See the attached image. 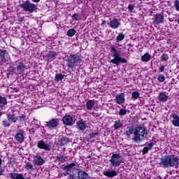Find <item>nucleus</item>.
Masks as SVG:
<instances>
[{"mask_svg": "<svg viewBox=\"0 0 179 179\" xmlns=\"http://www.w3.org/2000/svg\"><path fill=\"white\" fill-rule=\"evenodd\" d=\"M174 7L176 8V11L179 12V1H178V0H176L174 1Z\"/></svg>", "mask_w": 179, "mask_h": 179, "instance_id": "obj_44", "label": "nucleus"}, {"mask_svg": "<svg viewBox=\"0 0 179 179\" xmlns=\"http://www.w3.org/2000/svg\"><path fill=\"white\" fill-rule=\"evenodd\" d=\"M59 145L61 148L69 143V138L68 137H65L64 136H59L58 138Z\"/></svg>", "mask_w": 179, "mask_h": 179, "instance_id": "obj_17", "label": "nucleus"}, {"mask_svg": "<svg viewBox=\"0 0 179 179\" xmlns=\"http://www.w3.org/2000/svg\"><path fill=\"white\" fill-rule=\"evenodd\" d=\"M82 1H86V0H82Z\"/></svg>", "mask_w": 179, "mask_h": 179, "instance_id": "obj_54", "label": "nucleus"}, {"mask_svg": "<svg viewBox=\"0 0 179 179\" xmlns=\"http://www.w3.org/2000/svg\"><path fill=\"white\" fill-rule=\"evenodd\" d=\"M8 104V99L5 96L0 95V107H5Z\"/></svg>", "mask_w": 179, "mask_h": 179, "instance_id": "obj_28", "label": "nucleus"}, {"mask_svg": "<svg viewBox=\"0 0 179 179\" xmlns=\"http://www.w3.org/2000/svg\"><path fill=\"white\" fill-rule=\"evenodd\" d=\"M109 162L112 167H120L124 163V159L121 157L120 154L113 152Z\"/></svg>", "mask_w": 179, "mask_h": 179, "instance_id": "obj_5", "label": "nucleus"}, {"mask_svg": "<svg viewBox=\"0 0 179 179\" xmlns=\"http://www.w3.org/2000/svg\"><path fill=\"white\" fill-rule=\"evenodd\" d=\"M159 164L162 169H169V167L178 169L179 158L174 155H165L164 157L160 158Z\"/></svg>", "mask_w": 179, "mask_h": 179, "instance_id": "obj_1", "label": "nucleus"}, {"mask_svg": "<svg viewBox=\"0 0 179 179\" xmlns=\"http://www.w3.org/2000/svg\"><path fill=\"white\" fill-rule=\"evenodd\" d=\"M91 158H92V156H90V155L87 156V159H91Z\"/></svg>", "mask_w": 179, "mask_h": 179, "instance_id": "obj_51", "label": "nucleus"}, {"mask_svg": "<svg viewBox=\"0 0 179 179\" xmlns=\"http://www.w3.org/2000/svg\"><path fill=\"white\" fill-rule=\"evenodd\" d=\"M33 2L37 3V2H40V0H32Z\"/></svg>", "mask_w": 179, "mask_h": 179, "instance_id": "obj_50", "label": "nucleus"}, {"mask_svg": "<svg viewBox=\"0 0 179 179\" xmlns=\"http://www.w3.org/2000/svg\"><path fill=\"white\" fill-rule=\"evenodd\" d=\"M153 20L155 24H160L162 23H164V17L163 16V14L157 13L155 15Z\"/></svg>", "mask_w": 179, "mask_h": 179, "instance_id": "obj_13", "label": "nucleus"}, {"mask_svg": "<svg viewBox=\"0 0 179 179\" xmlns=\"http://www.w3.org/2000/svg\"><path fill=\"white\" fill-rule=\"evenodd\" d=\"M75 34H76V30H75V29H70L67 31L68 37H73Z\"/></svg>", "mask_w": 179, "mask_h": 179, "instance_id": "obj_32", "label": "nucleus"}, {"mask_svg": "<svg viewBox=\"0 0 179 179\" xmlns=\"http://www.w3.org/2000/svg\"><path fill=\"white\" fill-rule=\"evenodd\" d=\"M59 125V118H52L50 121L45 122V127L48 129H57Z\"/></svg>", "mask_w": 179, "mask_h": 179, "instance_id": "obj_7", "label": "nucleus"}, {"mask_svg": "<svg viewBox=\"0 0 179 179\" xmlns=\"http://www.w3.org/2000/svg\"><path fill=\"white\" fill-rule=\"evenodd\" d=\"M34 163L36 166H43V164L45 163V160H44V159H43V157L40 155H35L34 157Z\"/></svg>", "mask_w": 179, "mask_h": 179, "instance_id": "obj_15", "label": "nucleus"}, {"mask_svg": "<svg viewBox=\"0 0 179 179\" xmlns=\"http://www.w3.org/2000/svg\"><path fill=\"white\" fill-rule=\"evenodd\" d=\"M158 100L162 103H164L169 100V96L166 94V92H160L158 95Z\"/></svg>", "mask_w": 179, "mask_h": 179, "instance_id": "obj_21", "label": "nucleus"}, {"mask_svg": "<svg viewBox=\"0 0 179 179\" xmlns=\"http://www.w3.org/2000/svg\"><path fill=\"white\" fill-rule=\"evenodd\" d=\"M143 120H146V118H144Z\"/></svg>", "mask_w": 179, "mask_h": 179, "instance_id": "obj_53", "label": "nucleus"}, {"mask_svg": "<svg viewBox=\"0 0 179 179\" xmlns=\"http://www.w3.org/2000/svg\"><path fill=\"white\" fill-rule=\"evenodd\" d=\"M48 61H54L57 58V52L50 50L48 55L46 56Z\"/></svg>", "mask_w": 179, "mask_h": 179, "instance_id": "obj_23", "label": "nucleus"}, {"mask_svg": "<svg viewBox=\"0 0 179 179\" xmlns=\"http://www.w3.org/2000/svg\"><path fill=\"white\" fill-rule=\"evenodd\" d=\"M119 115H121V116L127 115V109L121 108L120 110H119Z\"/></svg>", "mask_w": 179, "mask_h": 179, "instance_id": "obj_41", "label": "nucleus"}, {"mask_svg": "<svg viewBox=\"0 0 179 179\" xmlns=\"http://www.w3.org/2000/svg\"><path fill=\"white\" fill-rule=\"evenodd\" d=\"M57 160L58 162H61V163H66V157H64V155L59 154L56 156Z\"/></svg>", "mask_w": 179, "mask_h": 179, "instance_id": "obj_29", "label": "nucleus"}, {"mask_svg": "<svg viewBox=\"0 0 179 179\" xmlns=\"http://www.w3.org/2000/svg\"><path fill=\"white\" fill-rule=\"evenodd\" d=\"M1 123L5 128L10 127V122H9V120H3Z\"/></svg>", "mask_w": 179, "mask_h": 179, "instance_id": "obj_42", "label": "nucleus"}, {"mask_svg": "<svg viewBox=\"0 0 179 179\" xmlns=\"http://www.w3.org/2000/svg\"><path fill=\"white\" fill-rule=\"evenodd\" d=\"M110 51L113 57V59L110 60L111 64L117 66L120 65V64H127V59L121 57V52L117 50V46L114 45L110 46Z\"/></svg>", "mask_w": 179, "mask_h": 179, "instance_id": "obj_4", "label": "nucleus"}, {"mask_svg": "<svg viewBox=\"0 0 179 179\" xmlns=\"http://www.w3.org/2000/svg\"><path fill=\"white\" fill-rule=\"evenodd\" d=\"M139 96H141L139 92L134 91L131 94L132 99H134L135 100H138V99H139Z\"/></svg>", "mask_w": 179, "mask_h": 179, "instance_id": "obj_34", "label": "nucleus"}, {"mask_svg": "<svg viewBox=\"0 0 179 179\" xmlns=\"http://www.w3.org/2000/svg\"><path fill=\"white\" fill-rule=\"evenodd\" d=\"M0 59L1 62H9L10 61V55L4 48L0 49Z\"/></svg>", "mask_w": 179, "mask_h": 179, "instance_id": "obj_8", "label": "nucleus"}, {"mask_svg": "<svg viewBox=\"0 0 179 179\" xmlns=\"http://www.w3.org/2000/svg\"><path fill=\"white\" fill-rule=\"evenodd\" d=\"M156 145V141L150 142L147 145V147H144L143 148L142 155H146V153L149 152V150H152L153 149V146Z\"/></svg>", "mask_w": 179, "mask_h": 179, "instance_id": "obj_18", "label": "nucleus"}, {"mask_svg": "<svg viewBox=\"0 0 179 179\" xmlns=\"http://www.w3.org/2000/svg\"><path fill=\"white\" fill-rule=\"evenodd\" d=\"M18 121L20 122H22V124H26L27 120H26V115L22 114L21 115L18 116Z\"/></svg>", "mask_w": 179, "mask_h": 179, "instance_id": "obj_33", "label": "nucleus"}, {"mask_svg": "<svg viewBox=\"0 0 179 179\" xmlns=\"http://www.w3.org/2000/svg\"><path fill=\"white\" fill-rule=\"evenodd\" d=\"M172 118H173V120L172 121V124L174 125V127H179V117L178 115L174 113L171 115Z\"/></svg>", "mask_w": 179, "mask_h": 179, "instance_id": "obj_24", "label": "nucleus"}, {"mask_svg": "<svg viewBox=\"0 0 179 179\" xmlns=\"http://www.w3.org/2000/svg\"><path fill=\"white\" fill-rule=\"evenodd\" d=\"M100 135V133L98 131L96 132H92L89 134V138L90 139H93V138H96V136H99Z\"/></svg>", "mask_w": 179, "mask_h": 179, "instance_id": "obj_36", "label": "nucleus"}, {"mask_svg": "<svg viewBox=\"0 0 179 179\" xmlns=\"http://www.w3.org/2000/svg\"><path fill=\"white\" fill-rule=\"evenodd\" d=\"M71 17L73 20H75V22H78V20H79V15L78 13H74Z\"/></svg>", "mask_w": 179, "mask_h": 179, "instance_id": "obj_43", "label": "nucleus"}, {"mask_svg": "<svg viewBox=\"0 0 179 179\" xmlns=\"http://www.w3.org/2000/svg\"><path fill=\"white\" fill-rule=\"evenodd\" d=\"M62 122L64 125H67L69 127H72L73 124H75V121H73V117L71 116L69 113H66L63 117H62Z\"/></svg>", "mask_w": 179, "mask_h": 179, "instance_id": "obj_10", "label": "nucleus"}, {"mask_svg": "<svg viewBox=\"0 0 179 179\" xmlns=\"http://www.w3.org/2000/svg\"><path fill=\"white\" fill-rule=\"evenodd\" d=\"M17 20H18V22H20V23H22V22H23V17H19Z\"/></svg>", "mask_w": 179, "mask_h": 179, "instance_id": "obj_48", "label": "nucleus"}, {"mask_svg": "<svg viewBox=\"0 0 179 179\" xmlns=\"http://www.w3.org/2000/svg\"><path fill=\"white\" fill-rule=\"evenodd\" d=\"M157 80H159V82L161 83H163V82L166 80V77H164L162 74H159L157 77Z\"/></svg>", "mask_w": 179, "mask_h": 179, "instance_id": "obj_40", "label": "nucleus"}, {"mask_svg": "<svg viewBox=\"0 0 179 179\" xmlns=\"http://www.w3.org/2000/svg\"><path fill=\"white\" fill-rule=\"evenodd\" d=\"M134 137L132 138L133 142L139 143L145 141V139H148V129L145 126L137 125L134 129Z\"/></svg>", "mask_w": 179, "mask_h": 179, "instance_id": "obj_2", "label": "nucleus"}, {"mask_svg": "<svg viewBox=\"0 0 179 179\" xmlns=\"http://www.w3.org/2000/svg\"><path fill=\"white\" fill-rule=\"evenodd\" d=\"M37 148H38V149H44V150H48V151L51 150V145L48 144H45V143L43 140L39 141L38 142Z\"/></svg>", "mask_w": 179, "mask_h": 179, "instance_id": "obj_14", "label": "nucleus"}, {"mask_svg": "<svg viewBox=\"0 0 179 179\" xmlns=\"http://www.w3.org/2000/svg\"><path fill=\"white\" fill-rule=\"evenodd\" d=\"M65 75L62 74V73H57L55 76V80L57 82H59L61 80H64V78H65Z\"/></svg>", "mask_w": 179, "mask_h": 179, "instance_id": "obj_30", "label": "nucleus"}, {"mask_svg": "<svg viewBox=\"0 0 179 179\" xmlns=\"http://www.w3.org/2000/svg\"><path fill=\"white\" fill-rule=\"evenodd\" d=\"M0 117H2V112L0 111Z\"/></svg>", "mask_w": 179, "mask_h": 179, "instance_id": "obj_52", "label": "nucleus"}, {"mask_svg": "<svg viewBox=\"0 0 179 179\" xmlns=\"http://www.w3.org/2000/svg\"><path fill=\"white\" fill-rule=\"evenodd\" d=\"M6 117L9 122H13L14 124H16V122L19 121V117L16 116L15 114H7Z\"/></svg>", "mask_w": 179, "mask_h": 179, "instance_id": "obj_19", "label": "nucleus"}, {"mask_svg": "<svg viewBox=\"0 0 179 179\" xmlns=\"http://www.w3.org/2000/svg\"><path fill=\"white\" fill-rule=\"evenodd\" d=\"M19 6L24 12H29V13H33V12L37 10V5L31 3V2H30L29 0L20 3Z\"/></svg>", "mask_w": 179, "mask_h": 179, "instance_id": "obj_6", "label": "nucleus"}, {"mask_svg": "<svg viewBox=\"0 0 179 179\" xmlns=\"http://www.w3.org/2000/svg\"><path fill=\"white\" fill-rule=\"evenodd\" d=\"M134 8H135V6H134L132 4H129L127 6V9H129L130 10V12H132L134 10Z\"/></svg>", "mask_w": 179, "mask_h": 179, "instance_id": "obj_46", "label": "nucleus"}, {"mask_svg": "<svg viewBox=\"0 0 179 179\" xmlns=\"http://www.w3.org/2000/svg\"><path fill=\"white\" fill-rule=\"evenodd\" d=\"M16 71L18 75H22L24 73V70L26 69V66L23 62H20L16 64Z\"/></svg>", "mask_w": 179, "mask_h": 179, "instance_id": "obj_12", "label": "nucleus"}, {"mask_svg": "<svg viewBox=\"0 0 179 179\" xmlns=\"http://www.w3.org/2000/svg\"><path fill=\"white\" fill-rule=\"evenodd\" d=\"M24 135H26V133L23 129H18L14 136V139L18 143H23L24 142Z\"/></svg>", "mask_w": 179, "mask_h": 179, "instance_id": "obj_9", "label": "nucleus"}, {"mask_svg": "<svg viewBox=\"0 0 179 179\" xmlns=\"http://www.w3.org/2000/svg\"><path fill=\"white\" fill-rule=\"evenodd\" d=\"M150 58H152L150 54L146 52L141 57V61L143 62H149V61H150Z\"/></svg>", "mask_w": 179, "mask_h": 179, "instance_id": "obj_26", "label": "nucleus"}, {"mask_svg": "<svg viewBox=\"0 0 179 179\" xmlns=\"http://www.w3.org/2000/svg\"><path fill=\"white\" fill-rule=\"evenodd\" d=\"M165 68H166V67H165L164 66H159V72H164Z\"/></svg>", "mask_w": 179, "mask_h": 179, "instance_id": "obj_47", "label": "nucleus"}, {"mask_svg": "<svg viewBox=\"0 0 179 179\" xmlns=\"http://www.w3.org/2000/svg\"><path fill=\"white\" fill-rule=\"evenodd\" d=\"M24 168H25V170H34L33 164L31 162H27Z\"/></svg>", "mask_w": 179, "mask_h": 179, "instance_id": "obj_37", "label": "nucleus"}, {"mask_svg": "<svg viewBox=\"0 0 179 179\" xmlns=\"http://www.w3.org/2000/svg\"><path fill=\"white\" fill-rule=\"evenodd\" d=\"M124 38H125V35L124 34H119L116 38V42L120 43V41H122Z\"/></svg>", "mask_w": 179, "mask_h": 179, "instance_id": "obj_35", "label": "nucleus"}, {"mask_svg": "<svg viewBox=\"0 0 179 179\" xmlns=\"http://www.w3.org/2000/svg\"><path fill=\"white\" fill-rule=\"evenodd\" d=\"M8 72H10L11 73H13V72H15V71H16V67L11 66L8 67Z\"/></svg>", "mask_w": 179, "mask_h": 179, "instance_id": "obj_45", "label": "nucleus"}, {"mask_svg": "<svg viewBox=\"0 0 179 179\" xmlns=\"http://www.w3.org/2000/svg\"><path fill=\"white\" fill-rule=\"evenodd\" d=\"M94 104H96L94 101H93V100H88L86 102V109L87 110H92L93 107H94Z\"/></svg>", "mask_w": 179, "mask_h": 179, "instance_id": "obj_27", "label": "nucleus"}, {"mask_svg": "<svg viewBox=\"0 0 179 179\" xmlns=\"http://www.w3.org/2000/svg\"><path fill=\"white\" fill-rule=\"evenodd\" d=\"M120 21L117 18H115L110 21L109 26L111 27V29H118L120 27Z\"/></svg>", "mask_w": 179, "mask_h": 179, "instance_id": "obj_20", "label": "nucleus"}, {"mask_svg": "<svg viewBox=\"0 0 179 179\" xmlns=\"http://www.w3.org/2000/svg\"><path fill=\"white\" fill-rule=\"evenodd\" d=\"M86 122H83V120H79L77 122L76 127L79 131H85V129H86Z\"/></svg>", "mask_w": 179, "mask_h": 179, "instance_id": "obj_22", "label": "nucleus"}, {"mask_svg": "<svg viewBox=\"0 0 179 179\" xmlns=\"http://www.w3.org/2000/svg\"><path fill=\"white\" fill-rule=\"evenodd\" d=\"M122 120H116L113 124L114 129L118 131V129L122 128V127H124V124H122Z\"/></svg>", "mask_w": 179, "mask_h": 179, "instance_id": "obj_25", "label": "nucleus"}, {"mask_svg": "<svg viewBox=\"0 0 179 179\" xmlns=\"http://www.w3.org/2000/svg\"><path fill=\"white\" fill-rule=\"evenodd\" d=\"M115 101L116 104H125V94L122 92L117 94Z\"/></svg>", "mask_w": 179, "mask_h": 179, "instance_id": "obj_11", "label": "nucleus"}, {"mask_svg": "<svg viewBox=\"0 0 179 179\" xmlns=\"http://www.w3.org/2000/svg\"><path fill=\"white\" fill-rule=\"evenodd\" d=\"M161 61H163V62L169 61V54L164 53L163 55H162Z\"/></svg>", "mask_w": 179, "mask_h": 179, "instance_id": "obj_38", "label": "nucleus"}, {"mask_svg": "<svg viewBox=\"0 0 179 179\" xmlns=\"http://www.w3.org/2000/svg\"><path fill=\"white\" fill-rule=\"evenodd\" d=\"M82 64V57L78 54H71L66 57V65L67 68L75 69L76 66H80Z\"/></svg>", "mask_w": 179, "mask_h": 179, "instance_id": "obj_3", "label": "nucleus"}, {"mask_svg": "<svg viewBox=\"0 0 179 179\" xmlns=\"http://www.w3.org/2000/svg\"><path fill=\"white\" fill-rule=\"evenodd\" d=\"M134 132H135V129H134L133 127H130L129 128V130H127V131H125V135H126L127 136H131V135H132V134H134Z\"/></svg>", "mask_w": 179, "mask_h": 179, "instance_id": "obj_31", "label": "nucleus"}, {"mask_svg": "<svg viewBox=\"0 0 179 179\" xmlns=\"http://www.w3.org/2000/svg\"><path fill=\"white\" fill-rule=\"evenodd\" d=\"M106 21H104V20H102V23H101V24H102V25H104V24H106Z\"/></svg>", "mask_w": 179, "mask_h": 179, "instance_id": "obj_49", "label": "nucleus"}, {"mask_svg": "<svg viewBox=\"0 0 179 179\" xmlns=\"http://www.w3.org/2000/svg\"><path fill=\"white\" fill-rule=\"evenodd\" d=\"M103 176L108 177V178H114V177H117V176H118V173L114 170L108 169V171H103Z\"/></svg>", "mask_w": 179, "mask_h": 179, "instance_id": "obj_16", "label": "nucleus"}, {"mask_svg": "<svg viewBox=\"0 0 179 179\" xmlns=\"http://www.w3.org/2000/svg\"><path fill=\"white\" fill-rule=\"evenodd\" d=\"M4 173H5V169H3L2 167V158L0 157V177L1 176H3Z\"/></svg>", "mask_w": 179, "mask_h": 179, "instance_id": "obj_39", "label": "nucleus"}, {"mask_svg": "<svg viewBox=\"0 0 179 179\" xmlns=\"http://www.w3.org/2000/svg\"><path fill=\"white\" fill-rule=\"evenodd\" d=\"M52 1H55V0H52Z\"/></svg>", "mask_w": 179, "mask_h": 179, "instance_id": "obj_55", "label": "nucleus"}]
</instances>
